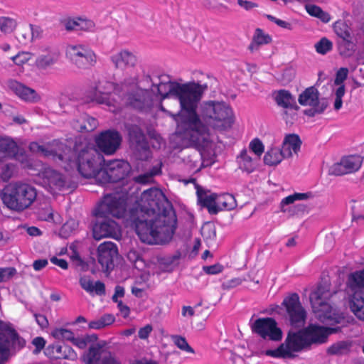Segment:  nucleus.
Returning <instances> with one entry per match:
<instances>
[{
  "instance_id": "f257e3e1",
  "label": "nucleus",
  "mask_w": 364,
  "mask_h": 364,
  "mask_svg": "<svg viewBox=\"0 0 364 364\" xmlns=\"http://www.w3.org/2000/svg\"><path fill=\"white\" fill-rule=\"evenodd\" d=\"M203 91L204 87L196 83L167 82L158 86L162 99L171 98L180 102L181 111L175 118L177 133L183 139L205 146L215 130L232 127L234 114L227 104L215 101L201 104L197 114L196 109Z\"/></svg>"
},
{
  "instance_id": "f03ea898",
  "label": "nucleus",
  "mask_w": 364,
  "mask_h": 364,
  "mask_svg": "<svg viewBox=\"0 0 364 364\" xmlns=\"http://www.w3.org/2000/svg\"><path fill=\"white\" fill-rule=\"evenodd\" d=\"M95 148L75 144L70 145L58 140L42 146L37 142H31L29 149L33 153L50 157L66 171L76 169L85 178H95L102 185L112 182L114 175L113 160H106L105 156L114 154V130L102 132L95 136Z\"/></svg>"
},
{
  "instance_id": "7ed1b4c3",
  "label": "nucleus",
  "mask_w": 364,
  "mask_h": 364,
  "mask_svg": "<svg viewBox=\"0 0 364 364\" xmlns=\"http://www.w3.org/2000/svg\"><path fill=\"white\" fill-rule=\"evenodd\" d=\"M165 200L164 193L157 188L144 191L141 202L146 208L144 213L150 220H139L136 232L140 240L147 244H163L171 240L176 228V219L173 214L159 215L156 210Z\"/></svg>"
},
{
  "instance_id": "20e7f679",
  "label": "nucleus",
  "mask_w": 364,
  "mask_h": 364,
  "mask_svg": "<svg viewBox=\"0 0 364 364\" xmlns=\"http://www.w3.org/2000/svg\"><path fill=\"white\" fill-rule=\"evenodd\" d=\"M336 329L316 325L297 333L290 331L286 341L275 350H267L264 354L273 358H291L295 353L313 343L326 342L327 337Z\"/></svg>"
},
{
  "instance_id": "39448f33",
  "label": "nucleus",
  "mask_w": 364,
  "mask_h": 364,
  "mask_svg": "<svg viewBox=\"0 0 364 364\" xmlns=\"http://www.w3.org/2000/svg\"><path fill=\"white\" fill-rule=\"evenodd\" d=\"M0 195L3 203L9 209L21 212L33 203L37 197V192L31 185L18 181L7 184Z\"/></svg>"
},
{
  "instance_id": "423d86ee",
  "label": "nucleus",
  "mask_w": 364,
  "mask_h": 364,
  "mask_svg": "<svg viewBox=\"0 0 364 364\" xmlns=\"http://www.w3.org/2000/svg\"><path fill=\"white\" fill-rule=\"evenodd\" d=\"M96 222L92 227L93 237L100 240L114 237V196L106 194L94 210Z\"/></svg>"
},
{
  "instance_id": "0eeeda50",
  "label": "nucleus",
  "mask_w": 364,
  "mask_h": 364,
  "mask_svg": "<svg viewBox=\"0 0 364 364\" xmlns=\"http://www.w3.org/2000/svg\"><path fill=\"white\" fill-rule=\"evenodd\" d=\"M331 293L328 284L318 287L310 295V302L315 316L323 323H339L343 316L328 303Z\"/></svg>"
},
{
  "instance_id": "6e6552de",
  "label": "nucleus",
  "mask_w": 364,
  "mask_h": 364,
  "mask_svg": "<svg viewBox=\"0 0 364 364\" xmlns=\"http://www.w3.org/2000/svg\"><path fill=\"white\" fill-rule=\"evenodd\" d=\"M25 346V341L8 323L0 321V364L5 363L13 351Z\"/></svg>"
},
{
  "instance_id": "1a4fd4ad",
  "label": "nucleus",
  "mask_w": 364,
  "mask_h": 364,
  "mask_svg": "<svg viewBox=\"0 0 364 364\" xmlns=\"http://www.w3.org/2000/svg\"><path fill=\"white\" fill-rule=\"evenodd\" d=\"M299 103L309 108L304 111V114L309 117L323 113L328 105L326 98H320L318 90L314 87H309L304 90L298 97Z\"/></svg>"
},
{
  "instance_id": "9d476101",
  "label": "nucleus",
  "mask_w": 364,
  "mask_h": 364,
  "mask_svg": "<svg viewBox=\"0 0 364 364\" xmlns=\"http://www.w3.org/2000/svg\"><path fill=\"white\" fill-rule=\"evenodd\" d=\"M85 364H114L112 348L105 341L92 344L82 357Z\"/></svg>"
},
{
  "instance_id": "9b49d317",
  "label": "nucleus",
  "mask_w": 364,
  "mask_h": 364,
  "mask_svg": "<svg viewBox=\"0 0 364 364\" xmlns=\"http://www.w3.org/2000/svg\"><path fill=\"white\" fill-rule=\"evenodd\" d=\"M66 55L79 68H90L97 62L95 52L83 44L68 45L66 48Z\"/></svg>"
},
{
  "instance_id": "f8f14e48",
  "label": "nucleus",
  "mask_w": 364,
  "mask_h": 364,
  "mask_svg": "<svg viewBox=\"0 0 364 364\" xmlns=\"http://www.w3.org/2000/svg\"><path fill=\"white\" fill-rule=\"evenodd\" d=\"M10 158L18 161L23 168L32 169V163L16 143L9 137L0 135V161Z\"/></svg>"
},
{
  "instance_id": "ddd939ff",
  "label": "nucleus",
  "mask_w": 364,
  "mask_h": 364,
  "mask_svg": "<svg viewBox=\"0 0 364 364\" xmlns=\"http://www.w3.org/2000/svg\"><path fill=\"white\" fill-rule=\"evenodd\" d=\"M252 331L264 339L279 341L282 338V331L272 318H259L250 323Z\"/></svg>"
},
{
  "instance_id": "4468645a",
  "label": "nucleus",
  "mask_w": 364,
  "mask_h": 364,
  "mask_svg": "<svg viewBox=\"0 0 364 364\" xmlns=\"http://www.w3.org/2000/svg\"><path fill=\"white\" fill-rule=\"evenodd\" d=\"M282 306L285 308L293 327L304 326L306 320V311L300 303L298 294H292L286 296Z\"/></svg>"
},
{
  "instance_id": "2eb2a0df",
  "label": "nucleus",
  "mask_w": 364,
  "mask_h": 364,
  "mask_svg": "<svg viewBox=\"0 0 364 364\" xmlns=\"http://www.w3.org/2000/svg\"><path fill=\"white\" fill-rule=\"evenodd\" d=\"M38 175L42 179V186L53 195L63 191L66 186L65 177L50 167L43 166Z\"/></svg>"
},
{
  "instance_id": "dca6fc26",
  "label": "nucleus",
  "mask_w": 364,
  "mask_h": 364,
  "mask_svg": "<svg viewBox=\"0 0 364 364\" xmlns=\"http://www.w3.org/2000/svg\"><path fill=\"white\" fill-rule=\"evenodd\" d=\"M114 84L105 79L100 80L97 85L91 87L88 91L89 100L98 104L105 105L107 107L112 105V92Z\"/></svg>"
},
{
  "instance_id": "f3484780",
  "label": "nucleus",
  "mask_w": 364,
  "mask_h": 364,
  "mask_svg": "<svg viewBox=\"0 0 364 364\" xmlns=\"http://www.w3.org/2000/svg\"><path fill=\"white\" fill-rule=\"evenodd\" d=\"M363 159L358 155L343 157L339 163L335 164L331 168L334 175H344L357 171L360 168Z\"/></svg>"
},
{
  "instance_id": "a211bd4d",
  "label": "nucleus",
  "mask_w": 364,
  "mask_h": 364,
  "mask_svg": "<svg viewBox=\"0 0 364 364\" xmlns=\"http://www.w3.org/2000/svg\"><path fill=\"white\" fill-rule=\"evenodd\" d=\"M114 243L105 241L97 247V259L104 271L110 272L114 269Z\"/></svg>"
},
{
  "instance_id": "6ab92c4d",
  "label": "nucleus",
  "mask_w": 364,
  "mask_h": 364,
  "mask_svg": "<svg viewBox=\"0 0 364 364\" xmlns=\"http://www.w3.org/2000/svg\"><path fill=\"white\" fill-rule=\"evenodd\" d=\"M60 52L55 47H47L42 50V53L36 58L35 65L41 70H46L58 63L60 58Z\"/></svg>"
},
{
  "instance_id": "aec40b11",
  "label": "nucleus",
  "mask_w": 364,
  "mask_h": 364,
  "mask_svg": "<svg viewBox=\"0 0 364 364\" xmlns=\"http://www.w3.org/2000/svg\"><path fill=\"white\" fill-rule=\"evenodd\" d=\"M7 86L9 90L14 92L21 100L28 102H36L41 97L35 90L30 88L22 83L11 80L8 82Z\"/></svg>"
},
{
  "instance_id": "412c9836",
  "label": "nucleus",
  "mask_w": 364,
  "mask_h": 364,
  "mask_svg": "<svg viewBox=\"0 0 364 364\" xmlns=\"http://www.w3.org/2000/svg\"><path fill=\"white\" fill-rule=\"evenodd\" d=\"M238 169L242 173L250 174L255 171L259 166V159L253 157L250 151L243 149L236 157Z\"/></svg>"
},
{
  "instance_id": "4be33fe9",
  "label": "nucleus",
  "mask_w": 364,
  "mask_h": 364,
  "mask_svg": "<svg viewBox=\"0 0 364 364\" xmlns=\"http://www.w3.org/2000/svg\"><path fill=\"white\" fill-rule=\"evenodd\" d=\"M348 70L347 68H341L338 70L336 78L334 80V85L336 87L333 88V93L335 96L333 107L336 110H339L343 105L342 97L345 95V87L343 82L347 78Z\"/></svg>"
},
{
  "instance_id": "5701e85b",
  "label": "nucleus",
  "mask_w": 364,
  "mask_h": 364,
  "mask_svg": "<svg viewBox=\"0 0 364 364\" xmlns=\"http://www.w3.org/2000/svg\"><path fill=\"white\" fill-rule=\"evenodd\" d=\"M301 140L296 134H286L282 143L281 150L286 159H290L300 151Z\"/></svg>"
},
{
  "instance_id": "b1692460",
  "label": "nucleus",
  "mask_w": 364,
  "mask_h": 364,
  "mask_svg": "<svg viewBox=\"0 0 364 364\" xmlns=\"http://www.w3.org/2000/svg\"><path fill=\"white\" fill-rule=\"evenodd\" d=\"M346 301L356 318L364 321V291L350 294L346 296Z\"/></svg>"
},
{
  "instance_id": "393cba45",
  "label": "nucleus",
  "mask_w": 364,
  "mask_h": 364,
  "mask_svg": "<svg viewBox=\"0 0 364 364\" xmlns=\"http://www.w3.org/2000/svg\"><path fill=\"white\" fill-rule=\"evenodd\" d=\"M64 26L68 31H93L95 28V23L85 17L70 18L64 21Z\"/></svg>"
},
{
  "instance_id": "a878e982",
  "label": "nucleus",
  "mask_w": 364,
  "mask_h": 364,
  "mask_svg": "<svg viewBox=\"0 0 364 364\" xmlns=\"http://www.w3.org/2000/svg\"><path fill=\"white\" fill-rule=\"evenodd\" d=\"M273 99L277 105L285 109H298L296 101L292 95L287 90H276L272 94Z\"/></svg>"
},
{
  "instance_id": "bb28decb",
  "label": "nucleus",
  "mask_w": 364,
  "mask_h": 364,
  "mask_svg": "<svg viewBox=\"0 0 364 364\" xmlns=\"http://www.w3.org/2000/svg\"><path fill=\"white\" fill-rule=\"evenodd\" d=\"M364 291V271L355 272L348 277L346 289V296Z\"/></svg>"
},
{
  "instance_id": "cd10ccee",
  "label": "nucleus",
  "mask_w": 364,
  "mask_h": 364,
  "mask_svg": "<svg viewBox=\"0 0 364 364\" xmlns=\"http://www.w3.org/2000/svg\"><path fill=\"white\" fill-rule=\"evenodd\" d=\"M98 126L97 120L87 114H82L80 118L73 121V129L77 132H92Z\"/></svg>"
},
{
  "instance_id": "c85d7f7f",
  "label": "nucleus",
  "mask_w": 364,
  "mask_h": 364,
  "mask_svg": "<svg viewBox=\"0 0 364 364\" xmlns=\"http://www.w3.org/2000/svg\"><path fill=\"white\" fill-rule=\"evenodd\" d=\"M197 195L199 203L206 207L210 213H215V205L218 195L198 188L197 189Z\"/></svg>"
},
{
  "instance_id": "c756f323",
  "label": "nucleus",
  "mask_w": 364,
  "mask_h": 364,
  "mask_svg": "<svg viewBox=\"0 0 364 364\" xmlns=\"http://www.w3.org/2000/svg\"><path fill=\"white\" fill-rule=\"evenodd\" d=\"M286 159L281 149L277 146H272L265 152L263 158L264 164L269 166L279 165L283 159Z\"/></svg>"
},
{
  "instance_id": "7c9ffc66",
  "label": "nucleus",
  "mask_w": 364,
  "mask_h": 364,
  "mask_svg": "<svg viewBox=\"0 0 364 364\" xmlns=\"http://www.w3.org/2000/svg\"><path fill=\"white\" fill-rule=\"evenodd\" d=\"M82 288L90 294L102 295L105 292V284L100 282L94 283L90 277H82L80 279Z\"/></svg>"
},
{
  "instance_id": "2f4dec72",
  "label": "nucleus",
  "mask_w": 364,
  "mask_h": 364,
  "mask_svg": "<svg viewBox=\"0 0 364 364\" xmlns=\"http://www.w3.org/2000/svg\"><path fill=\"white\" fill-rule=\"evenodd\" d=\"M236 206L233 196L228 193L218 195L215 205V213L223 210H232Z\"/></svg>"
},
{
  "instance_id": "473e14b6",
  "label": "nucleus",
  "mask_w": 364,
  "mask_h": 364,
  "mask_svg": "<svg viewBox=\"0 0 364 364\" xmlns=\"http://www.w3.org/2000/svg\"><path fill=\"white\" fill-rule=\"evenodd\" d=\"M136 63L135 55L127 50H121L117 55L115 65L124 68L127 66H133Z\"/></svg>"
},
{
  "instance_id": "72a5a7b5",
  "label": "nucleus",
  "mask_w": 364,
  "mask_h": 364,
  "mask_svg": "<svg viewBox=\"0 0 364 364\" xmlns=\"http://www.w3.org/2000/svg\"><path fill=\"white\" fill-rule=\"evenodd\" d=\"M333 30L336 34L346 42L351 41L350 28L346 23L342 21H336L333 24Z\"/></svg>"
},
{
  "instance_id": "f704fd0d",
  "label": "nucleus",
  "mask_w": 364,
  "mask_h": 364,
  "mask_svg": "<svg viewBox=\"0 0 364 364\" xmlns=\"http://www.w3.org/2000/svg\"><path fill=\"white\" fill-rule=\"evenodd\" d=\"M311 196V193H296L290 196H288L287 197L283 198L280 203V208L282 212L287 211L286 206L290 204L294 203L296 200H304L309 199Z\"/></svg>"
},
{
  "instance_id": "c9c22d12",
  "label": "nucleus",
  "mask_w": 364,
  "mask_h": 364,
  "mask_svg": "<svg viewBox=\"0 0 364 364\" xmlns=\"http://www.w3.org/2000/svg\"><path fill=\"white\" fill-rule=\"evenodd\" d=\"M53 348L59 353L58 358H63L69 360H76L77 358V353L75 350L68 346L66 345H55Z\"/></svg>"
},
{
  "instance_id": "e433bc0d",
  "label": "nucleus",
  "mask_w": 364,
  "mask_h": 364,
  "mask_svg": "<svg viewBox=\"0 0 364 364\" xmlns=\"http://www.w3.org/2000/svg\"><path fill=\"white\" fill-rule=\"evenodd\" d=\"M38 215L39 219L42 220L55 223L60 222V217L58 214H54L53 209L48 205L39 210Z\"/></svg>"
},
{
  "instance_id": "4c0bfd02",
  "label": "nucleus",
  "mask_w": 364,
  "mask_h": 364,
  "mask_svg": "<svg viewBox=\"0 0 364 364\" xmlns=\"http://www.w3.org/2000/svg\"><path fill=\"white\" fill-rule=\"evenodd\" d=\"M18 22L16 18L9 16L0 17V31L4 33H11L16 28Z\"/></svg>"
},
{
  "instance_id": "58836bf2",
  "label": "nucleus",
  "mask_w": 364,
  "mask_h": 364,
  "mask_svg": "<svg viewBox=\"0 0 364 364\" xmlns=\"http://www.w3.org/2000/svg\"><path fill=\"white\" fill-rule=\"evenodd\" d=\"M306 10L309 15L318 18L324 23H328L331 20L330 15L316 5L308 4L306 6Z\"/></svg>"
},
{
  "instance_id": "ea45409f",
  "label": "nucleus",
  "mask_w": 364,
  "mask_h": 364,
  "mask_svg": "<svg viewBox=\"0 0 364 364\" xmlns=\"http://www.w3.org/2000/svg\"><path fill=\"white\" fill-rule=\"evenodd\" d=\"M272 41L271 36L264 33L262 30L257 28L256 29L252 43L251 44V48H252L254 46H259L269 43Z\"/></svg>"
},
{
  "instance_id": "a19ab883",
  "label": "nucleus",
  "mask_w": 364,
  "mask_h": 364,
  "mask_svg": "<svg viewBox=\"0 0 364 364\" xmlns=\"http://www.w3.org/2000/svg\"><path fill=\"white\" fill-rule=\"evenodd\" d=\"M249 151L255 154V157L260 159L262 154L264 151V146L262 141L258 138H255L250 141L248 145Z\"/></svg>"
},
{
  "instance_id": "79ce46f5",
  "label": "nucleus",
  "mask_w": 364,
  "mask_h": 364,
  "mask_svg": "<svg viewBox=\"0 0 364 364\" xmlns=\"http://www.w3.org/2000/svg\"><path fill=\"white\" fill-rule=\"evenodd\" d=\"M314 47L318 53L324 55L332 50L333 43L326 38H322Z\"/></svg>"
},
{
  "instance_id": "37998d69",
  "label": "nucleus",
  "mask_w": 364,
  "mask_h": 364,
  "mask_svg": "<svg viewBox=\"0 0 364 364\" xmlns=\"http://www.w3.org/2000/svg\"><path fill=\"white\" fill-rule=\"evenodd\" d=\"M350 348V343L348 341H340L328 348V352L332 354H344L347 353Z\"/></svg>"
},
{
  "instance_id": "c03bdc74",
  "label": "nucleus",
  "mask_w": 364,
  "mask_h": 364,
  "mask_svg": "<svg viewBox=\"0 0 364 364\" xmlns=\"http://www.w3.org/2000/svg\"><path fill=\"white\" fill-rule=\"evenodd\" d=\"M51 335L56 339L58 340H67L73 341L74 338L73 333L68 329L59 328L54 329Z\"/></svg>"
},
{
  "instance_id": "a18cd8bd",
  "label": "nucleus",
  "mask_w": 364,
  "mask_h": 364,
  "mask_svg": "<svg viewBox=\"0 0 364 364\" xmlns=\"http://www.w3.org/2000/svg\"><path fill=\"white\" fill-rule=\"evenodd\" d=\"M130 170L129 164L124 161H115V176L119 179L123 178L128 174Z\"/></svg>"
},
{
  "instance_id": "49530a36",
  "label": "nucleus",
  "mask_w": 364,
  "mask_h": 364,
  "mask_svg": "<svg viewBox=\"0 0 364 364\" xmlns=\"http://www.w3.org/2000/svg\"><path fill=\"white\" fill-rule=\"evenodd\" d=\"M97 336L87 335L83 337L75 338L73 340V343L80 349H84L87 347V344L97 341Z\"/></svg>"
},
{
  "instance_id": "de8ad7c7",
  "label": "nucleus",
  "mask_w": 364,
  "mask_h": 364,
  "mask_svg": "<svg viewBox=\"0 0 364 364\" xmlns=\"http://www.w3.org/2000/svg\"><path fill=\"white\" fill-rule=\"evenodd\" d=\"M172 341L181 350L189 353H195L194 350L188 345L185 338L179 336H172Z\"/></svg>"
},
{
  "instance_id": "09e8293b",
  "label": "nucleus",
  "mask_w": 364,
  "mask_h": 364,
  "mask_svg": "<svg viewBox=\"0 0 364 364\" xmlns=\"http://www.w3.org/2000/svg\"><path fill=\"white\" fill-rule=\"evenodd\" d=\"M33 55L29 52H20L11 57L12 61L18 66H22L32 59Z\"/></svg>"
},
{
  "instance_id": "8fccbe9b",
  "label": "nucleus",
  "mask_w": 364,
  "mask_h": 364,
  "mask_svg": "<svg viewBox=\"0 0 364 364\" xmlns=\"http://www.w3.org/2000/svg\"><path fill=\"white\" fill-rule=\"evenodd\" d=\"M17 271L14 267H2L0 268V283L5 282L11 279Z\"/></svg>"
},
{
  "instance_id": "3c124183",
  "label": "nucleus",
  "mask_w": 364,
  "mask_h": 364,
  "mask_svg": "<svg viewBox=\"0 0 364 364\" xmlns=\"http://www.w3.org/2000/svg\"><path fill=\"white\" fill-rule=\"evenodd\" d=\"M46 343V340L43 337H36L32 340L31 344L34 347L33 353L38 354L45 347Z\"/></svg>"
},
{
  "instance_id": "603ef678",
  "label": "nucleus",
  "mask_w": 364,
  "mask_h": 364,
  "mask_svg": "<svg viewBox=\"0 0 364 364\" xmlns=\"http://www.w3.org/2000/svg\"><path fill=\"white\" fill-rule=\"evenodd\" d=\"M28 31H30V41L40 38L43 32L40 26L33 24H28Z\"/></svg>"
},
{
  "instance_id": "864d4df0",
  "label": "nucleus",
  "mask_w": 364,
  "mask_h": 364,
  "mask_svg": "<svg viewBox=\"0 0 364 364\" xmlns=\"http://www.w3.org/2000/svg\"><path fill=\"white\" fill-rule=\"evenodd\" d=\"M201 233L206 238H214L215 237L214 226L210 223H207L202 227Z\"/></svg>"
},
{
  "instance_id": "5fc2aeb1",
  "label": "nucleus",
  "mask_w": 364,
  "mask_h": 364,
  "mask_svg": "<svg viewBox=\"0 0 364 364\" xmlns=\"http://www.w3.org/2000/svg\"><path fill=\"white\" fill-rule=\"evenodd\" d=\"M14 166L12 164L5 165L1 173V177L4 181H7L11 178L14 173Z\"/></svg>"
},
{
  "instance_id": "6e6d98bb",
  "label": "nucleus",
  "mask_w": 364,
  "mask_h": 364,
  "mask_svg": "<svg viewBox=\"0 0 364 364\" xmlns=\"http://www.w3.org/2000/svg\"><path fill=\"white\" fill-rule=\"evenodd\" d=\"M203 269L208 274H217L223 272V267L220 264H215L210 266H205Z\"/></svg>"
},
{
  "instance_id": "4d7b16f0",
  "label": "nucleus",
  "mask_w": 364,
  "mask_h": 364,
  "mask_svg": "<svg viewBox=\"0 0 364 364\" xmlns=\"http://www.w3.org/2000/svg\"><path fill=\"white\" fill-rule=\"evenodd\" d=\"M153 331V327L150 324H147L144 327L139 328L138 331V336L140 339L146 340L149 338V335Z\"/></svg>"
},
{
  "instance_id": "13d9d810",
  "label": "nucleus",
  "mask_w": 364,
  "mask_h": 364,
  "mask_svg": "<svg viewBox=\"0 0 364 364\" xmlns=\"http://www.w3.org/2000/svg\"><path fill=\"white\" fill-rule=\"evenodd\" d=\"M142 95H144V92L140 91L136 95V96L138 97L137 98L135 97L130 98V101H129L130 105L135 108L142 109H143L142 102H141V96Z\"/></svg>"
},
{
  "instance_id": "bf43d9fd",
  "label": "nucleus",
  "mask_w": 364,
  "mask_h": 364,
  "mask_svg": "<svg viewBox=\"0 0 364 364\" xmlns=\"http://www.w3.org/2000/svg\"><path fill=\"white\" fill-rule=\"evenodd\" d=\"M34 317L36 323L41 328H46L48 326V321L46 316L43 314H34Z\"/></svg>"
},
{
  "instance_id": "052dcab7",
  "label": "nucleus",
  "mask_w": 364,
  "mask_h": 364,
  "mask_svg": "<svg viewBox=\"0 0 364 364\" xmlns=\"http://www.w3.org/2000/svg\"><path fill=\"white\" fill-rule=\"evenodd\" d=\"M115 302L117 303V308L119 310L120 314L124 318L127 317L130 312L129 308L122 301H118L117 299H115Z\"/></svg>"
},
{
  "instance_id": "680f3d73",
  "label": "nucleus",
  "mask_w": 364,
  "mask_h": 364,
  "mask_svg": "<svg viewBox=\"0 0 364 364\" xmlns=\"http://www.w3.org/2000/svg\"><path fill=\"white\" fill-rule=\"evenodd\" d=\"M50 262L53 264H55L63 269H68V262H66V260H65L63 259H58L56 257H53L50 258Z\"/></svg>"
},
{
  "instance_id": "e2e57ef3",
  "label": "nucleus",
  "mask_w": 364,
  "mask_h": 364,
  "mask_svg": "<svg viewBox=\"0 0 364 364\" xmlns=\"http://www.w3.org/2000/svg\"><path fill=\"white\" fill-rule=\"evenodd\" d=\"M48 260L46 259L35 260L33 263V267L36 271H40L47 266Z\"/></svg>"
},
{
  "instance_id": "0e129e2a",
  "label": "nucleus",
  "mask_w": 364,
  "mask_h": 364,
  "mask_svg": "<svg viewBox=\"0 0 364 364\" xmlns=\"http://www.w3.org/2000/svg\"><path fill=\"white\" fill-rule=\"evenodd\" d=\"M196 31L193 29L189 28L185 31V36L183 40L187 43H191L193 41V40L196 38Z\"/></svg>"
},
{
  "instance_id": "69168bd1",
  "label": "nucleus",
  "mask_w": 364,
  "mask_h": 364,
  "mask_svg": "<svg viewBox=\"0 0 364 364\" xmlns=\"http://www.w3.org/2000/svg\"><path fill=\"white\" fill-rule=\"evenodd\" d=\"M237 4L246 10H250L256 6L253 2L245 0H238Z\"/></svg>"
},
{
  "instance_id": "338daca9",
  "label": "nucleus",
  "mask_w": 364,
  "mask_h": 364,
  "mask_svg": "<svg viewBox=\"0 0 364 364\" xmlns=\"http://www.w3.org/2000/svg\"><path fill=\"white\" fill-rule=\"evenodd\" d=\"M150 143L154 148L159 149L163 144V140L160 136L156 135L151 138Z\"/></svg>"
},
{
  "instance_id": "774afa93",
  "label": "nucleus",
  "mask_w": 364,
  "mask_h": 364,
  "mask_svg": "<svg viewBox=\"0 0 364 364\" xmlns=\"http://www.w3.org/2000/svg\"><path fill=\"white\" fill-rule=\"evenodd\" d=\"M133 364H160L157 360L149 359V358H142L138 360H136Z\"/></svg>"
}]
</instances>
